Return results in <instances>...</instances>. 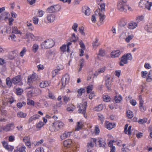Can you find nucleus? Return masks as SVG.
<instances>
[{
	"instance_id": "nucleus-48",
	"label": "nucleus",
	"mask_w": 152,
	"mask_h": 152,
	"mask_svg": "<svg viewBox=\"0 0 152 152\" xmlns=\"http://www.w3.org/2000/svg\"><path fill=\"white\" fill-rule=\"evenodd\" d=\"M147 121V119L146 118H144L142 119H140L138 121L139 124H142L145 123Z\"/></svg>"
},
{
	"instance_id": "nucleus-4",
	"label": "nucleus",
	"mask_w": 152,
	"mask_h": 152,
	"mask_svg": "<svg viewBox=\"0 0 152 152\" xmlns=\"http://www.w3.org/2000/svg\"><path fill=\"white\" fill-rule=\"evenodd\" d=\"M126 1L120 0L117 3V7L118 10L120 12H126Z\"/></svg>"
},
{
	"instance_id": "nucleus-49",
	"label": "nucleus",
	"mask_w": 152,
	"mask_h": 152,
	"mask_svg": "<svg viewBox=\"0 0 152 152\" xmlns=\"http://www.w3.org/2000/svg\"><path fill=\"white\" fill-rule=\"evenodd\" d=\"M77 40V38H76L75 34L74 33L72 34V37L70 38V41L71 42H75Z\"/></svg>"
},
{
	"instance_id": "nucleus-60",
	"label": "nucleus",
	"mask_w": 152,
	"mask_h": 152,
	"mask_svg": "<svg viewBox=\"0 0 152 152\" xmlns=\"http://www.w3.org/2000/svg\"><path fill=\"white\" fill-rule=\"evenodd\" d=\"M33 23L36 24H37L39 21V19L36 17H34L33 18Z\"/></svg>"
},
{
	"instance_id": "nucleus-61",
	"label": "nucleus",
	"mask_w": 152,
	"mask_h": 152,
	"mask_svg": "<svg viewBox=\"0 0 152 152\" xmlns=\"http://www.w3.org/2000/svg\"><path fill=\"white\" fill-rule=\"evenodd\" d=\"M44 125V124L43 122L40 121L37 124V127L38 128H40L42 127Z\"/></svg>"
},
{
	"instance_id": "nucleus-50",
	"label": "nucleus",
	"mask_w": 152,
	"mask_h": 152,
	"mask_svg": "<svg viewBox=\"0 0 152 152\" xmlns=\"http://www.w3.org/2000/svg\"><path fill=\"white\" fill-rule=\"evenodd\" d=\"M108 144L109 146L110 147L111 149L110 152H115V146L112 145H111L112 144V142H109Z\"/></svg>"
},
{
	"instance_id": "nucleus-43",
	"label": "nucleus",
	"mask_w": 152,
	"mask_h": 152,
	"mask_svg": "<svg viewBox=\"0 0 152 152\" xmlns=\"http://www.w3.org/2000/svg\"><path fill=\"white\" fill-rule=\"evenodd\" d=\"M152 6V2H150L148 3V2L146 3L145 7L148 10H151V7Z\"/></svg>"
},
{
	"instance_id": "nucleus-15",
	"label": "nucleus",
	"mask_w": 152,
	"mask_h": 152,
	"mask_svg": "<svg viewBox=\"0 0 152 152\" xmlns=\"http://www.w3.org/2000/svg\"><path fill=\"white\" fill-rule=\"evenodd\" d=\"M10 15V14L8 12H5L1 14L0 16V19L1 20H6L9 19V17Z\"/></svg>"
},
{
	"instance_id": "nucleus-29",
	"label": "nucleus",
	"mask_w": 152,
	"mask_h": 152,
	"mask_svg": "<svg viewBox=\"0 0 152 152\" xmlns=\"http://www.w3.org/2000/svg\"><path fill=\"white\" fill-rule=\"evenodd\" d=\"M86 91L85 89L83 88H81L80 89L78 90L77 92L79 94L77 95V97H79V96H81L83 93H85Z\"/></svg>"
},
{
	"instance_id": "nucleus-56",
	"label": "nucleus",
	"mask_w": 152,
	"mask_h": 152,
	"mask_svg": "<svg viewBox=\"0 0 152 152\" xmlns=\"http://www.w3.org/2000/svg\"><path fill=\"white\" fill-rule=\"evenodd\" d=\"M133 37L134 36L133 35L128 36L126 38V41L127 42H129L130 40L132 39Z\"/></svg>"
},
{
	"instance_id": "nucleus-11",
	"label": "nucleus",
	"mask_w": 152,
	"mask_h": 152,
	"mask_svg": "<svg viewBox=\"0 0 152 152\" xmlns=\"http://www.w3.org/2000/svg\"><path fill=\"white\" fill-rule=\"evenodd\" d=\"M22 81L21 76L18 75L12 79V83L14 85H16L20 83H21Z\"/></svg>"
},
{
	"instance_id": "nucleus-22",
	"label": "nucleus",
	"mask_w": 152,
	"mask_h": 152,
	"mask_svg": "<svg viewBox=\"0 0 152 152\" xmlns=\"http://www.w3.org/2000/svg\"><path fill=\"white\" fill-rule=\"evenodd\" d=\"M71 132H65L62 135L60 136V139L62 140L65 138L68 137L70 136Z\"/></svg>"
},
{
	"instance_id": "nucleus-52",
	"label": "nucleus",
	"mask_w": 152,
	"mask_h": 152,
	"mask_svg": "<svg viewBox=\"0 0 152 152\" xmlns=\"http://www.w3.org/2000/svg\"><path fill=\"white\" fill-rule=\"evenodd\" d=\"M94 132L96 135H98L100 132V130L99 128V126L96 125L95 126Z\"/></svg>"
},
{
	"instance_id": "nucleus-63",
	"label": "nucleus",
	"mask_w": 152,
	"mask_h": 152,
	"mask_svg": "<svg viewBox=\"0 0 152 152\" xmlns=\"http://www.w3.org/2000/svg\"><path fill=\"white\" fill-rule=\"evenodd\" d=\"M30 137L29 136H25L23 138V141L24 142L28 141L30 140Z\"/></svg>"
},
{
	"instance_id": "nucleus-24",
	"label": "nucleus",
	"mask_w": 152,
	"mask_h": 152,
	"mask_svg": "<svg viewBox=\"0 0 152 152\" xmlns=\"http://www.w3.org/2000/svg\"><path fill=\"white\" fill-rule=\"evenodd\" d=\"M83 124L82 122H77L75 128V131H78L81 129L83 126Z\"/></svg>"
},
{
	"instance_id": "nucleus-44",
	"label": "nucleus",
	"mask_w": 152,
	"mask_h": 152,
	"mask_svg": "<svg viewBox=\"0 0 152 152\" xmlns=\"http://www.w3.org/2000/svg\"><path fill=\"white\" fill-rule=\"evenodd\" d=\"M146 2L144 0H141L139 2V6L141 8H142L145 7Z\"/></svg>"
},
{
	"instance_id": "nucleus-39",
	"label": "nucleus",
	"mask_w": 152,
	"mask_h": 152,
	"mask_svg": "<svg viewBox=\"0 0 152 152\" xmlns=\"http://www.w3.org/2000/svg\"><path fill=\"white\" fill-rule=\"evenodd\" d=\"M147 80L148 82H150L152 80V70L150 71L148 74Z\"/></svg>"
},
{
	"instance_id": "nucleus-41",
	"label": "nucleus",
	"mask_w": 152,
	"mask_h": 152,
	"mask_svg": "<svg viewBox=\"0 0 152 152\" xmlns=\"http://www.w3.org/2000/svg\"><path fill=\"white\" fill-rule=\"evenodd\" d=\"M39 48L38 45L36 44H34L32 46V50L34 53H36Z\"/></svg>"
},
{
	"instance_id": "nucleus-28",
	"label": "nucleus",
	"mask_w": 152,
	"mask_h": 152,
	"mask_svg": "<svg viewBox=\"0 0 152 152\" xmlns=\"http://www.w3.org/2000/svg\"><path fill=\"white\" fill-rule=\"evenodd\" d=\"M12 33L20 35L22 34V33L20 31L18 30L17 28L16 27H12Z\"/></svg>"
},
{
	"instance_id": "nucleus-51",
	"label": "nucleus",
	"mask_w": 152,
	"mask_h": 152,
	"mask_svg": "<svg viewBox=\"0 0 152 152\" xmlns=\"http://www.w3.org/2000/svg\"><path fill=\"white\" fill-rule=\"evenodd\" d=\"M16 93L18 95H21L23 92V89L20 88H16Z\"/></svg>"
},
{
	"instance_id": "nucleus-23",
	"label": "nucleus",
	"mask_w": 152,
	"mask_h": 152,
	"mask_svg": "<svg viewBox=\"0 0 152 152\" xmlns=\"http://www.w3.org/2000/svg\"><path fill=\"white\" fill-rule=\"evenodd\" d=\"M128 27L129 29H133L137 26V24L135 22H130L128 23Z\"/></svg>"
},
{
	"instance_id": "nucleus-36",
	"label": "nucleus",
	"mask_w": 152,
	"mask_h": 152,
	"mask_svg": "<svg viewBox=\"0 0 152 152\" xmlns=\"http://www.w3.org/2000/svg\"><path fill=\"white\" fill-rule=\"evenodd\" d=\"M27 115L26 113H23L22 112H18L17 114V116L18 117L24 118H25Z\"/></svg>"
},
{
	"instance_id": "nucleus-53",
	"label": "nucleus",
	"mask_w": 152,
	"mask_h": 152,
	"mask_svg": "<svg viewBox=\"0 0 152 152\" xmlns=\"http://www.w3.org/2000/svg\"><path fill=\"white\" fill-rule=\"evenodd\" d=\"M144 17L143 15H141L136 17V20L138 23L142 20L144 19Z\"/></svg>"
},
{
	"instance_id": "nucleus-1",
	"label": "nucleus",
	"mask_w": 152,
	"mask_h": 152,
	"mask_svg": "<svg viewBox=\"0 0 152 152\" xmlns=\"http://www.w3.org/2000/svg\"><path fill=\"white\" fill-rule=\"evenodd\" d=\"M101 9L99 8L95 11V15H97V13L99 16V21L101 23L103 22L105 18V15H104V12L105 11V4L104 3H102L99 4Z\"/></svg>"
},
{
	"instance_id": "nucleus-33",
	"label": "nucleus",
	"mask_w": 152,
	"mask_h": 152,
	"mask_svg": "<svg viewBox=\"0 0 152 152\" xmlns=\"http://www.w3.org/2000/svg\"><path fill=\"white\" fill-rule=\"evenodd\" d=\"M105 55V50L102 49H100L99 51V53L98 54L97 57H99V56H104Z\"/></svg>"
},
{
	"instance_id": "nucleus-26",
	"label": "nucleus",
	"mask_w": 152,
	"mask_h": 152,
	"mask_svg": "<svg viewBox=\"0 0 152 152\" xmlns=\"http://www.w3.org/2000/svg\"><path fill=\"white\" fill-rule=\"evenodd\" d=\"M39 117L40 116L38 114L34 115L29 118L28 122L30 123L34 120L38 119Z\"/></svg>"
},
{
	"instance_id": "nucleus-55",
	"label": "nucleus",
	"mask_w": 152,
	"mask_h": 152,
	"mask_svg": "<svg viewBox=\"0 0 152 152\" xmlns=\"http://www.w3.org/2000/svg\"><path fill=\"white\" fill-rule=\"evenodd\" d=\"M63 98L64 102H65L66 104L69 101L70 99L69 97H68L66 95L63 96Z\"/></svg>"
},
{
	"instance_id": "nucleus-7",
	"label": "nucleus",
	"mask_w": 152,
	"mask_h": 152,
	"mask_svg": "<svg viewBox=\"0 0 152 152\" xmlns=\"http://www.w3.org/2000/svg\"><path fill=\"white\" fill-rule=\"evenodd\" d=\"M87 103V102H85L83 104H80L79 105V109L78 110V112L84 114L85 117L86 118L87 115L85 114L86 110V108Z\"/></svg>"
},
{
	"instance_id": "nucleus-9",
	"label": "nucleus",
	"mask_w": 152,
	"mask_h": 152,
	"mask_svg": "<svg viewBox=\"0 0 152 152\" xmlns=\"http://www.w3.org/2000/svg\"><path fill=\"white\" fill-rule=\"evenodd\" d=\"M38 80L37 74L35 73L33 74L32 75L28 77L27 83L30 85L31 83L36 82Z\"/></svg>"
},
{
	"instance_id": "nucleus-2",
	"label": "nucleus",
	"mask_w": 152,
	"mask_h": 152,
	"mask_svg": "<svg viewBox=\"0 0 152 152\" xmlns=\"http://www.w3.org/2000/svg\"><path fill=\"white\" fill-rule=\"evenodd\" d=\"M54 41L51 39H49L42 42L40 45L42 49H47L52 48L54 45Z\"/></svg>"
},
{
	"instance_id": "nucleus-19",
	"label": "nucleus",
	"mask_w": 152,
	"mask_h": 152,
	"mask_svg": "<svg viewBox=\"0 0 152 152\" xmlns=\"http://www.w3.org/2000/svg\"><path fill=\"white\" fill-rule=\"evenodd\" d=\"M106 128L109 130L111 129L115 126V124L114 123H110L108 121L106 122Z\"/></svg>"
},
{
	"instance_id": "nucleus-54",
	"label": "nucleus",
	"mask_w": 152,
	"mask_h": 152,
	"mask_svg": "<svg viewBox=\"0 0 152 152\" xmlns=\"http://www.w3.org/2000/svg\"><path fill=\"white\" fill-rule=\"evenodd\" d=\"M27 50L25 47L23 48L22 50L21 51L20 53V55L21 57H23L24 54L26 52Z\"/></svg>"
},
{
	"instance_id": "nucleus-37",
	"label": "nucleus",
	"mask_w": 152,
	"mask_h": 152,
	"mask_svg": "<svg viewBox=\"0 0 152 152\" xmlns=\"http://www.w3.org/2000/svg\"><path fill=\"white\" fill-rule=\"evenodd\" d=\"M103 99L104 101L107 102H109L111 100L110 97L108 95H103Z\"/></svg>"
},
{
	"instance_id": "nucleus-12",
	"label": "nucleus",
	"mask_w": 152,
	"mask_h": 152,
	"mask_svg": "<svg viewBox=\"0 0 152 152\" xmlns=\"http://www.w3.org/2000/svg\"><path fill=\"white\" fill-rule=\"evenodd\" d=\"M56 15L53 14H48L47 16V20L49 23L53 22L56 19Z\"/></svg>"
},
{
	"instance_id": "nucleus-35",
	"label": "nucleus",
	"mask_w": 152,
	"mask_h": 152,
	"mask_svg": "<svg viewBox=\"0 0 152 152\" xmlns=\"http://www.w3.org/2000/svg\"><path fill=\"white\" fill-rule=\"evenodd\" d=\"M126 116L129 118H132L133 116L132 112L129 110L127 111Z\"/></svg>"
},
{
	"instance_id": "nucleus-40",
	"label": "nucleus",
	"mask_w": 152,
	"mask_h": 152,
	"mask_svg": "<svg viewBox=\"0 0 152 152\" xmlns=\"http://www.w3.org/2000/svg\"><path fill=\"white\" fill-rule=\"evenodd\" d=\"M132 128V126H129L128 128L127 129H125V128H124V132L126 134H129V135H130L132 133L131 132V130Z\"/></svg>"
},
{
	"instance_id": "nucleus-47",
	"label": "nucleus",
	"mask_w": 152,
	"mask_h": 152,
	"mask_svg": "<svg viewBox=\"0 0 152 152\" xmlns=\"http://www.w3.org/2000/svg\"><path fill=\"white\" fill-rule=\"evenodd\" d=\"M67 48L66 45L64 44L60 48V49L61 52L64 53L66 51V48Z\"/></svg>"
},
{
	"instance_id": "nucleus-18",
	"label": "nucleus",
	"mask_w": 152,
	"mask_h": 152,
	"mask_svg": "<svg viewBox=\"0 0 152 152\" xmlns=\"http://www.w3.org/2000/svg\"><path fill=\"white\" fill-rule=\"evenodd\" d=\"M105 85L107 88L109 90H110L111 87V82L109 81L110 78L109 77H105Z\"/></svg>"
},
{
	"instance_id": "nucleus-25",
	"label": "nucleus",
	"mask_w": 152,
	"mask_h": 152,
	"mask_svg": "<svg viewBox=\"0 0 152 152\" xmlns=\"http://www.w3.org/2000/svg\"><path fill=\"white\" fill-rule=\"evenodd\" d=\"M49 84L47 81H42L40 83L39 86L41 88H44L48 86Z\"/></svg>"
},
{
	"instance_id": "nucleus-6",
	"label": "nucleus",
	"mask_w": 152,
	"mask_h": 152,
	"mask_svg": "<svg viewBox=\"0 0 152 152\" xmlns=\"http://www.w3.org/2000/svg\"><path fill=\"white\" fill-rule=\"evenodd\" d=\"M61 8V7L59 5L51 6L46 9V12L47 13H54L59 11Z\"/></svg>"
},
{
	"instance_id": "nucleus-32",
	"label": "nucleus",
	"mask_w": 152,
	"mask_h": 152,
	"mask_svg": "<svg viewBox=\"0 0 152 152\" xmlns=\"http://www.w3.org/2000/svg\"><path fill=\"white\" fill-rule=\"evenodd\" d=\"M6 83L8 86L9 87H10L12 86V83H13L12 82V79L10 80V77H7L6 79Z\"/></svg>"
},
{
	"instance_id": "nucleus-5",
	"label": "nucleus",
	"mask_w": 152,
	"mask_h": 152,
	"mask_svg": "<svg viewBox=\"0 0 152 152\" xmlns=\"http://www.w3.org/2000/svg\"><path fill=\"white\" fill-rule=\"evenodd\" d=\"M132 59L131 54L129 53L125 54L121 58L119 65L121 66H123L124 64H127L128 63V60H131Z\"/></svg>"
},
{
	"instance_id": "nucleus-34",
	"label": "nucleus",
	"mask_w": 152,
	"mask_h": 152,
	"mask_svg": "<svg viewBox=\"0 0 152 152\" xmlns=\"http://www.w3.org/2000/svg\"><path fill=\"white\" fill-rule=\"evenodd\" d=\"M122 100V97L120 95H118L115 96V100L116 103H119Z\"/></svg>"
},
{
	"instance_id": "nucleus-16",
	"label": "nucleus",
	"mask_w": 152,
	"mask_h": 152,
	"mask_svg": "<svg viewBox=\"0 0 152 152\" xmlns=\"http://www.w3.org/2000/svg\"><path fill=\"white\" fill-rule=\"evenodd\" d=\"M34 36L32 34L30 33H27L24 39H27L28 41H29L34 39Z\"/></svg>"
},
{
	"instance_id": "nucleus-21",
	"label": "nucleus",
	"mask_w": 152,
	"mask_h": 152,
	"mask_svg": "<svg viewBox=\"0 0 152 152\" xmlns=\"http://www.w3.org/2000/svg\"><path fill=\"white\" fill-rule=\"evenodd\" d=\"M120 52L119 50L113 51L111 53V56L112 57L115 58L118 57L120 54Z\"/></svg>"
},
{
	"instance_id": "nucleus-8",
	"label": "nucleus",
	"mask_w": 152,
	"mask_h": 152,
	"mask_svg": "<svg viewBox=\"0 0 152 152\" xmlns=\"http://www.w3.org/2000/svg\"><path fill=\"white\" fill-rule=\"evenodd\" d=\"M69 80V77L68 74H66L62 77L61 80L62 87L61 89L64 87L66 84L68 83Z\"/></svg>"
},
{
	"instance_id": "nucleus-13",
	"label": "nucleus",
	"mask_w": 152,
	"mask_h": 152,
	"mask_svg": "<svg viewBox=\"0 0 152 152\" xmlns=\"http://www.w3.org/2000/svg\"><path fill=\"white\" fill-rule=\"evenodd\" d=\"M2 143L4 147L9 151H12L14 148L13 146L8 145V143L5 141L3 142Z\"/></svg>"
},
{
	"instance_id": "nucleus-58",
	"label": "nucleus",
	"mask_w": 152,
	"mask_h": 152,
	"mask_svg": "<svg viewBox=\"0 0 152 152\" xmlns=\"http://www.w3.org/2000/svg\"><path fill=\"white\" fill-rule=\"evenodd\" d=\"M45 13V12L43 11L39 10L38 11L37 13V16L39 17H42Z\"/></svg>"
},
{
	"instance_id": "nucleus-31",
	"label": "nucleus",
	"mask_w": 152,
	"mask_h": 152,
	"mask_svg": "<svg viewBox=\"0 0 152 152\" xmlns=\"http://www.w3.org/2000/svg\"><path fill=\"white\" fill-rule=\"evenodd\" d=\"M98 41L99 40L97 39H96L95 40L93 41L92 43V46L94 48H96L100 45V44Z\"/></svg>"
},
{
	"instance_id": "nucleus-3",
	"label": "nucleus",
	"mask_w": 152,
	"mask_h": 152,
	"mask_svg": "<svg viewBox=\"0 0 152 152\" xmlns=\"http://www.w3.org/2000/svg\"><path fill=\"white\" fill-rule=\"evenodd\" d=\"M64 126V124L62 122L57 121L53 123L49 129L52 132H56L62 128Z\"/></svg>"
},
{
	"instance_id": "nucleus-46",
	"label": "nucleus",
	"mask_w": 152,
	"mask_h": 152,
	"mask_svg": "<svg viewBox=\"0 0 152 152\" xmlns=\"http://www.w3.org/2000/svg\"><path fill=\"white\" fill-rule=\"evenodd\" d=\"M26 25L28 27V29L31 31H33L34 30V27L32 26L31 23H28L27 22Z\"/></svg>"
},
{
	"instance_id": "nucleus-38",
	"label": "nucleus",
	"mask_w": 152,
	"mask_h": 152,
	"mask_svg": "<svg viewBox=\"0 0 152 152\" xmlns=\"http://www.w3.org/2000/svg\"><path fill=\"white\" fill-rule=\"evenodd\" d=\"M26 104V103L25 102H19L17 104V107L19 108H21L23 106H25Z\"/></svg>"
},
{
	"instance_id": "nucleus-42",
	"label": "nucleus",
	"mask_w": 152,
	"mask_h": 152,
	"mask_svg": "<svg viewBox=\"0 0 152 152\" xmlns=\"http://www.w3.org/2000/svg\"><path fill=\"white\" fill-rule=\"evenodd\" d=\"M103 109V105L102 104H99L98 107H96L94 108V110L97 111H100L102 110Z\"/></svg>"
},
{
	"instance_id": "nucleus-57",
	"label": "nucleus",
	"mask_w": 152,
	"mask_h": 152,
	"mask_svg": "<svg viewBox=\"0 0 152 152\" xmlns=\"http://www.w3.org/2000/svg\"><path fill=\"white\" fill-rule=\"evenodd\" d=\"M93 86L92 85H91L88 86L87 87V93H89L92 90Z\"/></svg>"
},
{
	"instance_id": "nucleus-10",
	"label": "nucleus",
	"mask_w": 152,
	"mask_h": 152,
	"mask_svg": "<svg viewBox=\"0 0 152 152\" xmlns=\"http://www.w3.org/2000/svg\"><path fill=\"white\" fill-rule=\"evenodd\" d=\"M15 127L14 124L12 123L7 124L3 128V130L6 132H8L13 130Z\"/></svg>"
},
{
	"instance_id": "nucleus-30",
	"label": "nucleus",
	"mask_w": 152,
	"mask_h": 152,
	"mask_svg": "<svg viewBox=\"0 0 152 152\" xmlns=\"http://www.w3.org/2000/svg\"><path fill=\"white\" fill-rule=\"evenodd\" d=\"M72 142L70 140H66L64 141L63 144L65 147H69L72 143Z\"/></svg>"
},
{
	"instance_id": "nucleus-17",
	"label": "nucleus",
	"mask_w": 152,
	"mask_h": 152,
	"mask_svg": "<svg viewBox=\"0 0 152 152\" xmlns=\"http://www.w3.org/2000/svg\"><path fill=\"white\" fill-rule=\"evenodd\" d=\"M75 108V107L72 104H69L67 105L66 109L67 111L69 112H72Z\"/></svg>"
},
{
	"instance_id": "nucleus-45",
	"label": "nucleus",
	"mask_w": 152,
	"mask_h": 152,
	"mask_svg": "<svg viewBox=\"0 0 152 152\" xmlns=\"http://www.w3.org/2000/svg\"><path fill=\"white\" fill-rule=\"evenodd\" d=\"M145 29L149 32H152V24L150 25H147L145 28Z\"/></svg>"
},
{
	"instance_id": "nucleus-20",
	"label": "nucleus",
	"mask_w": 152,
	"mask_h": 152,
	"mask_svg": "<svg viewBox=\"0 0 152 152\" xmlns=\"http://www.w3.org/2000/svg\"><path fill=\"white\" fill-rule=\"evenodd\" d=\"M83 12L86 15H89L90 14V10L87 6H85L83 8Z\"/></svg>"
},
{
	"instance_id": "nucleus-59",
	"label": "nucleus",
	"mask_w": 152,
	"mask_h": 152,
	"mask_svg": "<svg viewBox=\"0 0 152 152\" xmlns=\"http://www.w3.org/2000/svg\"><path fill=\"white\" fill-rule=\"evenodd\" d=\"M27 103L28 104L30 105H34V101L29 99H28L27 100Z\"/></svg>"
},
{
	"instance_id": "nucleus-62",
	"label": "nucleus",
	"mask_w": 152,
	"mask_h": 152,
	"mask_svg": "<svg viewBox=\"0 0 152 152\" xmlns=\"http://www.w3.org/2000/svg\"><path fill=\"white\" fill-rule=\"evenodd\" d=\"M78 27V25L77 23H74L73 26L72 27V28L73 29L74 31L75 32L77 31V28Z\"/></svg>"
},
{
	"instance_id": "nucleus-64",
	"label": "nucleus",
	"mask_w": 152,
	"mask_h": 152,
	"mask_svg": "<svg viewBox=\"0 0 152 152\" xmlns=\"http://www.w3.org/2000/svg\"><path fill=\"white\" fill-rule=\"evenodd\" d=\"M79 31L82 35L84 36L85 35V33L84 32L83 28V26H81L79 27Z\"/></svg>"
},
{
	"instance_id": "nucleus-27",
	"label": "nucleus",
	"mask_w": 152,
	"mask_h": 152,
	"mask_svg": "<svg viewBox=\"0 0 152 152\" xmlns=\"http://www.w3.org/2000/svg\"><path fill=\"white\" fill-rule=\"evenodd\" d=\"M26 147L24 145L21 147L17 148L16 149L14 150V152H26Z\"/></svg>"
},
{
	"instance_id": "nucleus-14",
	"label": "nucleus",
	"mask_w": 152,
	"mask_h": 152,
	"mask_svg": "<svg viewBox=\"0 0 152 152\" xmlns=\"http://www.w3.org/2000/svg\"><path fill=\"white\" fill-rule=\"evenodd\" d=\"M97 145L99 147H104L106 144L105 141L102 138L98 139L97 141Z\"/></svg>"
}]
</instances>
